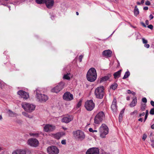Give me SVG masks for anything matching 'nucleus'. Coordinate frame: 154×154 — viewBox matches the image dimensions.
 Here are the masks:
<instances>
[{
    "label": "nucleus",
    "mask_w": 154,
    "mask_h": 154,
    "mask_svg": "<svg viewBox=\"0 0 154 154\" xmlns=\"http://www.w3.org/2000/svg\"><path fill=\"white\" fill-rule=\"evenodd\" d=\"M97 76L96 71L95 68H91L89 69L86 75L88 81L91 82H94L96 79Z\"/></svg>",
    "instance_id": "nucleus-1"
},
{
    "label": "nucleus",
    "mask_w": 154,
    "mask_h": 154,
    "mask_svg": "<svg viewBox=\"0 0 154 154\" xmlns=\"http://www.w3.org/2000/svg\"><path fill=\"white\" fill-rule=\"evenodd\" d=\"M22 108L26 112L31 113L35 110V106L32 103L24 102L21 104Z\"/></svg>",
    "instance_id": "nucleus-2"
},
{
    "label": "nucleus",
    "mask_w": 154,
    "mask_h": 154,
    "mask_svg": "<svg viewBox=\"0 0 154 154\" xmlns=\"http://www.w3.org/2000/svg\"><path fill=\"white\" fill-rule=\"evenodd\" d=\"M109 131V128L106 125L102 124L99 129L100 137L102 138H105L106 136L108 134Z\"/></svg>",
    "instance_id": "nucleus-3"
},
{
    "label": "nucleus",
    "mask_w": 154,
    "mask_h": 154,
    "mask_svg": "<svg viewBox=\"0 0 154 154\" xmlns=\"http://www.w3.org/2000/svg\"><path fill=\"white\" fill-rule=\"evenodd\" d=\"M36 97L40 102H45L48 99L47 96L40 93V91L38 88L35 91Z\"/></svg>",
    "instance_id": "nucleus-4"
},
{
    "label": "nucleus",
    "mask_w": 154,
    "mask_h": 154,
    "mask_svg": "<svg viewBox=\"0 0 154 154\" xmlns=\"http://www.w3.org/2000/svg\"><path fill=\"white\" fill-rule=\"evenodd\" d=\"M104 88L103 86L97 87L95 91L94 94L96 97L98 99H102L104 95L105 92Z\"/></svg>",
    "instance_id": "nucleus-5"
},
{
    "label": "nucleus",
    "mask_w": 154,
    "mask_h": 154,
    "mask_svg": "<svg viewBox=\"0 0 154 154\" xmlns=\"http://www.w3.org/2000/svg\"><path fill=\"white\" fill-rule=\"evenodd\" d=\"M74 137L79 140L82 141L85 138V136L84 132L80 130H78L73 132Z\"/></svg>",
    "instance_id": "nucleus-6"
},
{
    "label": "nucleus",
    "mask_w": 154,
    "mask_h": 154,
    "mask_svg": "<svg viewBox=\"0 0 154 154\" xmlns=\"http://www.w3.org/2000/svg\"><path fill=\"white\" fill-rule=\"evenodd\" d=\"M36 2L39 4L45 3L47 7L49 9L52 8L54 4L53 0H36Z\"/></svg>",
    "instance_id": "nucleus-7"
},
{
    "label": "nucleus",
    "mask_w": 154,
    "mask_h": 154,
    "mask_svg": "<svg viewBox=\"0 0 154 154\" xmlns=\"http://www.w3.org/2000/svg\"><path fill=\"white\" fill-rule=\"evenodd\" d=\"M104 113L103 112H99L95 116L94 119V122L96 124H98L101 122L105 119Z\"/></svg>",
    "instance_id": "nucleus-8"
},
{
    "label": "nucleus",
    "mask_w": 154,
    "mask_h": 154,
    "mask_svg": "<svg viewBox=\"0 0 154 154\" xmlns=\"http://www.w3.org/2000/svg\"><path fill=\"white\" fill-rule=\"evenodd\" d=\"M85 106L87 110L91 111L94 108L95 104L92 100H90L87 101L85 102Z\"/></svg>",
    "instance_id": "nucleus-9"
},
{
    "label": "nucleus",
    "mask_w": 154,
    "mask_h": 154,
    "mask_svg": "<svg viewBox=\"0 0 154 154\" xmlns=\"http://www.w3.org/2000/svg\"><path fill=\"white\" fill-rule=\"evenodd\" d=\"M85 154H99V150L98 148H91L87 150Z\"/></svg>",
    "instance_id": "nucleus-10"
},
{
    "label": "nucleus",
    "mask_w": 154,
    "mask_h": 154,
    "mask_svg": "<svg viewBox=\"0 0 154 154\" xmlns=\"http://www.w3.org/2000/svg\"><path fill=\"white\" fill-rule=\"evenodd\" d=\"M48 153L49 154H57V148L54 146L48 147L47 149Z\"/></svg>",
    "instance_id": "nucleus-11"
},
{
    "label": "nucleus",
    "mask_w": 154,
    "mask_h": 154,
    "mask_svg": "<svg viewBox=\"0 0 154 154\" xmlns=\"http://www.w3.org/2000/svg\"><path fill=\"white\" fill-rule=\"evenodd\" d=\"M63 97L64 100L67 101H70L73 99V95L68 92L64 93Z\"/></svg>",
    "instance_id": "nucleus-12"
},
{
    "label": "nucleus",
    "mask_w": 154,
    "mask_h": 154,
    "mask_svg": "<svg viewBox=\"0 0 154 154\" xmlns=\"http://www.w3.org/2000/svg\"><path fill=\"white\" fill-rule=\"evenodd\" d=\"M28 143L31 146L36 147L38 146L39 142L36 139H30L28 140Z\"/></svg>",
    "instance_id": "nucleus-13"
},
{
    "label": "nucleus",
    "mask_w": 154,
    "mask_h": 154,
    "mask_svg": "<svg viewBox=\"0 0 154 154\" xmlns=\"http://www.w3.org/2000/svg\"><path fill=\"white\" fill-rule=\"evenodd\" d=\"M55 128V127L51 125L46 124L44 127V130L46 132L52 131H54Z\"/></svg>",
    "instance_id": "nucleus-14"
},
{
    "label": "nucleus",
    "mask_w": 154,
    "mask_h": 154,
    "mask_svg": "<svg viewBox=\"0 0 154 154\" xmlns=\"http://www.w3.org/2000/svg\"><path fill=\"white\" fill-rule=\"evenodd\" d=\"M17 94L22 98L26 99L29 97V94L24 91L20 90L17 92Z\"/></svg>",
    "instance_id": "nucleus-15"
},
{
    "label": "nucleus",
    "mask_w": 154,
    "mask_h": 154,
    "mask_svg": "<svg viewBox=\"0 0 154 154\" xmlns=\"http://www.w3.org/2000/svg\"><path fill=\"white\" fill-rule=\"evenodd\" d=\"M117 100L116 98H114L111 106V109L114 112H116L117 110L116 105Z\"/></svg>",
    "instance_id": "nucleus-16"
},
{
    "label": "nucleus",
    "mask_w": 154,
    "mask_h": 154,
    "mask_svg": "<svg viewBox=\"0 0 154 154\" xmlns=\"http://www.w3.org/2000/svg\"><path fill=\"white\" fill-rule=\"evenodd\" d=\"M73 119L72 116H68L63 117L62 119V121L63 122L68 123Z\"/></svg>",
    "instance_id": "nucleus-17"
},
{
    "label": "nucleus",
    "mask_w": 154,
    "mask_h": 154,
    "mask_svg": "<svg viewBox=\"0 0 154 154\" xmlns=\"http://www.w3.org/2000/svg\"><path fill=\"white\" fill-rule=\"evenodd\" d=\"M112 52L109 50H105L103 52V55L107 57H110L111 56Z\"/></svg>",
    "instance_id": "nucleus-18"
},
{
    "label": "nucleus",
    "mask_w": 154,
    "mask_h": 154,
    "mask_svg": "<svg viewBox=\"0 0 154 154\" xmlns=\"http://www.w3.org/2000/svg\"><path fill=\"white\" fill-rule=\"evenodd\" d=\"M26 152L24 150L19 149L13 152L12 154H26Z\"/></svg>",
    "instance_id": "nucleus-19"
},
{
    "label": "nucleus",
    "mask_w": 154,
    "mask_h": 154,
    "mask_svg": "<svg viewBox=\"0 0 154 154\" xmlns=\"http://www.w3.org/2000/svg\"><path fill=\"white\" fill-rule=\"evenodd\" d=\"M122 70L120 69L117 72H116L113 74V76L115 79L118 78L120 76Z\"/></svg>",
    "instance_id": "nucleus-20"
},
{
    "label": "nucleus",
    "mask_w": 154,
    "mask_h": 154,
    "mask_svg": "<svg viewBox=\"0 0 154 154\" xmlns=\"http://www.w3.org/2000/svg\"><path fill=\"white\" fill-rule=\"evenodd\" d=\"M137 103V99L136 97H135L131 103L130 104L131 107H133L135 106Z\"/></svg>",
    "instance_id": "nucleus-21"
},
{
    "label": "nucleus",
    "mask_w": 154,
    "mask_h": 154,
    "mask_svg": "<svg viewBox=\"0 0 154 154\" xmlns=\"http://www.w3.org/2000/svg\"><path fill=\"white\" fill-rule=\"evenodd\" d=\"M64 85L65 83L62 81L58 84V92L64 88Z\"/></svg>",
    "instance_id": "nucleus-22"
},
{
    "label": "nucleus",
    "mask_w": 154,
    "mask_h": 154,
    "mask_svg": "<svg viewBox=\"0 0 154 154\" xmlns=\"http://www.w3.org/2000/svg\"><path fill=\"white\" fill-rule=\"evenodd\" d=\"M71 74L69 73H67L64 74L63 77V79H66L69 80L70 79Z\"/></svg>",
    "instance_id": "nucleus-23"
},
{
    "label": "nucleus",
    "mask_w": 154,
    "mask_h": 154,
    "mask_svg": "<svg viewBox=\"0 0 154 154\" xmlns=\"http://www.w3.org/2000/svg\"><path fill=\"white\" fill-rule=\"evenodd\" d=\"M139 13V11L138 9V8L137 6H135L134 10V16H137Z\"/></svg>",
    "instance_id": "nucleus-24"
},
{
    "label": "nucleus",
    "mask_w": 154,
    "mask_h": 154,
    "mask_svg": "<svg viewBox=\"0 0 154 154\" xmlns=\"http://www.w3.org/2000/svg\"><path fill=\"white\" fill-rule=\"evenodd\" d=\"M8 114L9 116L11 117H14V116H16L17 115L14 112H12L11 110L9 109L8 111Z\"/></svg>",
    "instance_id": "nucleus-25"
},
{
    "label": "nucleus",
    "mask_w": 154,
    "mask_h": 154,
    "mask_svg": "<svg viewBox=\"0 0 154 154\" xmlns=\"http://www.w3.org/2000/svg\"><path fill=\"white\" fill-rule=\"evenodd\" d=\"M109 77L108 76H105L102 78L100 81V83H101L103 82L106 81L109 79Z\"/></svg>",
    "instance_id": "nucleus-26"
},
{
    "label": "nucleus",
    "mask_w": 154,
    "mask_h": 154,
    "mask_svg": "<svg viewBox=\"0 0 154 154\" xmlns=\"http://www.w3.org/2000/svg\"><path fill=\"white\" fill-rule=\"evenodd\" d=\"M130 75V73L128 71H127L125 72L124 76L123 77V79H125L128 78Z\"/></svg>",
    "instance_id": "nucleus-27"
},
{
    "label": "nucleus",
    "mask_w": 154,
    "mask_h": 154,
    "mask_svg": "<svg viewBox=\"0 0 154 154\" xmlns=\"http://www.w3.org/2000/svg\"><path fill=\"white\" fill-rule=\"evenodd\" d=\"M117 84L116 83H114L111 85L110 88L114 90L117 88Z\"/></svg>",
    "instance_id": "nucleus-28"
},
{
    "label": "nucleus",
    "mask_w": 154,
    "mask_h": 154,
    "mask_svg": "<svg viewBox=\"0 0 154 154\" xmlns=\"http://www.w3.org/2000/svg\"><path fill=\"white\" fill-rule=\"evenodd\" d=\"M22 114L24 116L26 117L29 118H32V116H30L28 114V113H26L25 112H22Z\"/></svg>",
    "instance_id": "nucleus-29"
},
{
    "label": "nucleus",
    "mask_w": 154,
    "mask_h": 154,
    "mask_svg": "<svg viewBox=\"0 0 154 154\" xmlns=\"http://www.w3.org/2000/svg\"><path fill=\"white\" fill-rule=\"evenodd\" d=\"M51 91L53 92H55L57 93L58 92L57 86L54 88H52L51 90Z\"/></svg>",
    "instance_id": "nucleus-30"
},
{
    "label": "nucleus",
    "mask_w": 154,
    "mask_h": 154,
    "mask_svg": "<svg viewBox=\"0 0 154 154\" xmlns=\"http://www.w3.org/2000/svg\"><path fill=\"white\" fill-rule=\"evenodd\" d=\"M65 133L63 132H58V139L61 137L65 135Z\"/></svg>",
    "instance_id": "nucleus-31"
},
{
    "label": "nucleus",
    "mask_w": 154,
    "mask_h": 154,
    "mask_svg": "<svg viewBox=\"0 0 154 154\" xmlns=\"http://www.w3.org/2000/svg\"><path fill=\"white\" fill-rule=\"evenodd\" d=\"M30 135L31 136H33L35 137H38V136L39 135V134L38 133H31L30 134Z\"/></svg>",
    "instance_id": "nucleus-32"
},
{
    "label": "nucleus",
    "mask_w": 154,
    "mask_h": 154,
    "mask_svg": "<svg viewBox=\"0 0 154 154\" xmlns=\"http://www.w3.org/2000/svg\"><path fill=\"white\" fill-rule=\"evenodd\" d=\"M82 103V100H80L77 105V108H78L79 107L81 106Z\"/></svg>",
    "instance_id": "nucleus-33"
},
{
    "label": "nucleus",
    "mask_w": 154,
    "mask_h": 154,
    "mask_svg": "<svg viewBox=\"0 0 154 154\" xmlns=\"http://www.w3.org/2000/svg\"><path fill=\"white\" fill-rule=\"evenodd\" d=\"M89 131L91 132L94 133V132H97V130H93L91 128H90L89 129Z\"/></svg>",
    "instance_id": "nucleus-34"
},
{
    "label": "nucleus",
    "mask_w": 154,
    "mask_h": 154,
    "mask_svg": "<svg viewBox=\"0 0 154 154\" xmlns=\"http://www.w3.org/2000/svg\"><path fill=\"white\" fill-rule=\"evenodd\" d=\"M137 110H135L133 112H131L130 113V115H136L137 113Z\"/></svg>",
    "instance_id": "nucleus-35"
},
{
    "label": "nucleus",
    "mask_w": 154,
    "mask_h": 154,
    "mask_svg": "<svg viewBox=\"0 0 154 154\" xmlns=\"http://www.w3.org/2000/svg\"><path fill=\"white\" fill-rule=\"evenodd\" d=\"M9 0H0V2L2 3L1 5H4L5 4L4 3H5V2L9 1Z\"/></svg>",
    "instance_id": "nucleus-36"
},
{
    "label": "nucleus",
    "mask_w": 154,
    "mask_h": 154,
    "mask_svg": "<svg viewBox=\"0 0 154 154\" xmlns=\"http://www.w3.org/2000/svg\"><path fill=\"white\" fill-rule=\"evenodd\" d=\"M150 141L152 143L151 144V146L152 147H154V140L153 139H150Z\"/></svg>",
    "instance_id": "nucleus-37"
},
{
    "label": "nucleus",
    "mask_w": 154,
    "mask_h": 154,
    "mask_svg": "<svg viewBox=\"0 0 154 154\" xmlns=\"http://www.w3.org/2000/svg\"><path fill=\"white\" fill-rule=\"evenodd\" d=\"M150 114L152 115H154V108H152L150 111Z\"/></svg>",
    "instance_id": "nucleus-38"
},
{
    "label": "nucleus",
    "mask_w": 154,
    "mask_h": 154,
    "mask_svg": "<svg viewBox=\"0 0 154 154\" xmlns=\"http://www.w3.org/2000/svg\"><path fill=\"white\" fill-rule=\"evenodd\" d=\"M147 135L146 134H144L143 135V137H142V140L144 141L147 137Z\"/></svg>",
    "instance_id": "nucleus-39"
},
{
    "label": "nucleus",
    "mask_w": 154,
    "mask_h": 154,
    "mask_svg": "<svg viewBox=\"0 0 154 154\" xmlns=\"http://www.w3.org/2000/svg\"><path fill=\"white\" fill-rule=\"evenodd\" d=\"M51 136L54 137L56 138V139H58V135L57 134H52Z\"/></svg>",
    "instance_id": "nucleus-40"
},
{
    "label": "nucleus",
    "mask_w": 154,
    "mask_h": 154,
    "mask_svg": "<svg viewBox=\"0 0 154 154\" xmlns=\"http://www.w3.org/2000/svg\"><path fill=\"white\" fill-rule=\"evenodd\" d=\"M142 40L143 44H146L147 43V41L143 38H142Z\"/></svg>",
    "instance_id": "nucleus-41"
},
{
    "label": "nucleus",
    "mask_w": 154,
    "mask_h": 154,
    "mask_svg": "<svg viewBox=\"0 0 154 154\" xmlns=\"http://www.w3.org/2000/svg\"><path fill=\"white\" fill-rule=\"evenodd\" d=\"M142 101L143 102L146 103L147 102V99L146 98L143 97L142 99Z\"/></svg>",
    "instance_id": "nucleus-42"
},
{
    "label": "nucleus",
    "mask_w": 154,
    "mask_h": 154,
    "mask_svg": "<svg viewBox=\"0 0 154 154\" xmlns=\"http://www.w3.org/2000/svg\"><path fill=\"white\" fill-rule=\"evenodd\" d=\"M123 118V116L119 115V121L120 122L122 121Z\"/></svg>",
    "instance_id": "nucleus-43"
},
{
    "label": "nucleus",
    "mask_w": 154,
    "mask_h": 154,
    "mask_svg": "<svg viewBox=\"0 0 154 154\" xmlns=\"http://www.w3.org/2000/svg\"><path fill=\"white\" fill-rule=\"evenodd\" d=\"M145 106V104H144V105L141 106V109L142 111H143L144 110Z\"/></svg>",
    "instance_id": "nucleus-44"
},
{
    "label": "nucleus",
    "mask_w": 154,
    "mask_h": 154,
    "mask_svg": "<svg viewBox=\"0 0 154 154\" xmlns=\"http://www.w3.org/2000/svg\"><path fill=\"white\" fill-rule=\"evenodd\" d=\"M147 27L150 29H153V26L151 25V24H150L149 25H148L147 26Z\"/></svg>",
    "instance_id": "nucleus-45"
},
{
    "label": "nucleus",
    "mask_w": 154,
    "mask_h": 154,
    "mask_svg": "<svg viewBox=\"0 0 154 154\" xmlns=\"http://www.w3.org/2000/svg\"><path fill=\"white\" fill-rule=\"evenodd\" d=\"M145 4L146 5H150V2L147 0Z\"/></svg>",
    "instance_id": "nucleus-46"
},
{
    "label": "nucleus",
    "mask_w": 154,
    "mask_h": 154,
    "mask_svg": "<svg viewBox=\"0 0 154 154\" xmlns=\"http://www.w3.org/2000/svg\"><path fill=\"white\" fill-rule=\"evenodd\" d=\"M83 57V56L82 55H80L79 57V59L80 62H81L82 61V58Z\"/></svg>",
    "instance_id": "nucleus-47"
},
{
    "label": "nucleus",
    "mask_w": 154,
    "mask_h": 154,
    "mask_svg": "<svg viewBox=\"0 0 154 154\" xmlns=\"http://www.w3.org/2000/svg\"><path fill=\"white\" fill-rule=\"evenodd\" d=\"M144 46L145 48H148L149 47L150 45L149 44L146 43L144 45Z\"/></svg>",
    "instance_id": "nucleus-48"
},
{
    "label": "nucleus",
    "mask_w": 154,
    "mask_h": 154,
    "mask_svg": "<svg viewBox=\"0 0 154 154\" xmlns=\"http://www.w3.org/2000/svg\"><path fill=\"white\" fill-rule=\"evenodd\" d=\"M124 109H123V110L121 111L119 115L123 116L124 113Z\"/></svg>",
    "instance_id": "nucleus-49"
},
{
    "label": "nucleus",
    "mask_w": 154,
    "mask_h": 154,
    "mask_svg": "<svg viewBox=\"0 0 154 154\" xmlns=\"http://www.w3.org/2000/svg\"><path fill=\"white\" fill-rule=\"evenodd\" d=\"M61 143L62 144H64V145L65 144H66V140H63L61 141Z\"/></svg>",
    "instance_id": "nucleus-50"
},
{
    "label": "nucleus",
    "mask_w": 154,
    "mask_h": 154,
    "mask_svg": "<svg viewBox=\"0 0 154 154\" xmlns=\"http://www.w3.org/2000/svg\"><path fill=\"white\" fill-rule=\"evenodd\" d=\"M140 23L144 27H146V25H145V24H144V23H143V22H140Z\"/></svg>",
    "instance_id": "nucleus-51"
},
{
    "label": "nucleus",
    "mask_w": 154,
    "mask_h": 154,
    "mask_svg": "<svg viewBox=\"0 0 154 154\" xmlns=\"http://www.w3.org/2000/svg\"><path fill=\"white\" fill-rule=\"evenodd\" d=\"M153 16L152 14H150L149 16V18L150 20L152 19L153 18Z\"/></svg>",
    "instance_id": "nucleus-52"
},
{
    "label": "nucleus",
    "mask_w": 154,
    "mask_h": 154,
    "mask_svg": "<svg viewBox=\"0 0 154 154\" xmlns=\"http://www.w3.org/2000/svg\"><path fill=\"white\" fill-rule=\"evenodd\" d=\"M150 104L152 106L154 107V102L153 101H150Z\"/></svg>",
    "instance_id": "nucleus-53"
},
{
    "label": "nucleus",
    "mask_w": 154,
    "mask_h": 154,
    "mask_svg": "<svg viewBox=\"0 0 154 154\" xmlns=\"http://www.w3.org/2000/svg\"><path fill=\"white\" fill-rule=\"evenodd\" d=\"M145 115V113L144 112H143L142 113L140 114L139 115V116L141 117L142 116H144Z\"/></svg>",
    "instance_id": "nucleus-54"
},
{
    "label": "nucleus",
    "mask_w": 154,
    "mask_h": 154,
    "mask_svg": "<svg viewBox=\"0 0 154 154\" xmlns=\"http://www.w3.org/2000/svg\"><path fill=\"white\" fill-rule=\"evenodd\" d=\"M127 91V93H128V94H131V92H132V91H131V90H128Z\"/></svg>",
    "instance_id": "nucleus-55"
},
{
    "label": "nucleus",
    "mask_w": 154,
    "mask_h": 154,
    "mask_svg": "<svg viewBox=\"0 0 154 154\" xmlns=\"http://www.w3.org/2000/svg\"><path fill=\"white\" fill-rule=\"evenodd\" d=\"M143 10H148V8L147 7H144L143 8Z\"/></svg>",
    "instance_id": "nucleus-56"
},
{
    "label": "nucleus",
    "mask_w": 154,
    "mask_h": 154,
    "mask_svg": "<svg viewBox=\"0 0 154 154\" xmlns=\"http://www.w3.org/2000/svg\"><path fill=\"white\" fill-rule=\"evenodd\" d=\"M146 24V25H148L149 24V21L147 20H146L145 21Z\"/></svg>",
    "instance_id": "nucleus-57"
},
{
    "label": "nucleus",
    "mask_w": 154,
    "mask_h": 154,
    "mask_svg": "<svg viewBox=\"0 0 154 154\" xmlns=\"http://www.w3.org/2000/svg\"><path fill=\"white\" fill-rule=\"evenodd\" d=\"M148 116L147 115H145V118H144V122H145V121L146 119L147 118Z\"/></svg>",
    "instance_id": "nucleus-58"
},
{
    "label": "nucleus",
    "mask_w": 154,
    "mask_h": 154,
    "mask_svg": "<svg viewBox=\"0 0 154 154\" xmlns=\"http://www.w3.org/2000/svg\"><path fill=\"white\" fill-rule=\"evenodd\" d=\"M131 94L134 96L135 95V94H136V93L135 92H133V91H132L131 92Z\"/></svg>",
    "instance_id": "nucleus-59"
},
{
    "label": "nucleus",
    "mask_w": 154,
    "mask_h": 154,
    "mask_svg": "<svg viewBox=\"0 0 154 154\" xmlns=\"http://www.w3.org/2000/svg\"><path fill=\"white\" fill-rule=\"evenodd\" d=\"M151 128L152 129H154V124L152 125L151 126Z\"/></svg>",
    "instance_id": "nucleus-60"
},
{
    "label": "nucleus",
    "mask_w": 154,
    "mask_h": 154,
    "mask_svg": "<svg viewBox=\"0 0 154 154\" xmlns=\"http://www.w3.org/2000/svg\"><path fill=\"white\" fill-rule=\"evenodd\" d=\"M148 110H146V111L145 115L148 116Z\"/></svg>",
    "instance_id": "nucleus-61"
},
{
    "label": "nucleus",
    "mask_w": 154,
    "mask_h": 154,
    "mask_svg": "<svg viewBox=\"0 0 154 154\" xmlns=\"http://www.w3.org/2000/svg\"><path fill=\"white\" fill-rule=\"evenodd\" d=\"M138 120L139 121L142 122L143 119H142L141 118H140L139 119H138Z\"/></svg>",
    "instance_id": "nucleus-62"
},
{
    "label": "nucleus",
    "mask_w": 154,
    "mask_h": 154,
    "mask_svg": "<svg viewBox=\"0 0 154 154\" xmlns=\"http://www.w3.org/2000/svg\"><path fill=\"white\" fill-rule=\"evenodd\" d=\"M3 149V148L1 146H0V152Z\"/></svg>",
    "instance_id": "nucleus-63"
},
{
    "label": "nucleus",
    "mask_w": 154,
    "mask_h": 154,
    "mask_svg": "<svg viewBox=\"0 0 154 154\" xmlns=\"http://www.w3.org/2000/svg\"><path fill=\"white\" fill-rule=\"evenodd\" d=\"M144 0H141V4H143L144 3Z\"/></svg>",
    "instance_id": "nucleus-64"
}]
</instances>
